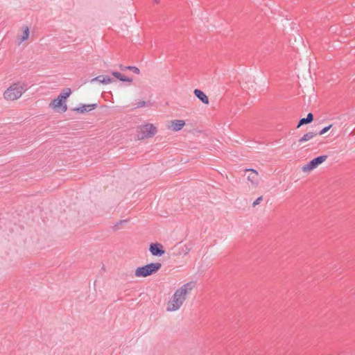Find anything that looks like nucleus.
I'll return each instance as SVG.
<instances>
[{
	"instance_id": "1",
	"label": "nucleus",
	"mask_w": 355,
	"mask_h": 355,
	"mask_svg": "<svg viewBox=\"0 0 355 355\" xmlns=\"http://www.w3.org/2000/svg\"><path fill=\"white\" fill-rule=\"evenodd\" d=\"M195 283L188 282L177 289L167 303V311H175L178 310L187 299V294L194 288Z\"/></svg>"
},
{
	"instance_id": "2",
	"label": "nucleus",
	"mask_w": 355,
	"mask_h": 355,
	"mask_svg": "<svg viewBox=\"0 0 355 355\" xmlns=\"http://www.w3.org/2000/svg\"><path fill=\"white\" fill-rule=\"evenodd\" d=\"M28 89V85L25 82L17 81L13 83L3 93V98L8 101H15L19 98Z\"/></svg>"
},
{
	"instance_id": "3",
	"label": "nucleus",
	"mask_w": 355,
	"mask_h": 355,
	"mask_svg": "<svg viewBox=\"0 0 355 355\" xmlns=\"http://www.w3.org/2000/svg\"><path fill=\"white\" fill-rule=\"evenodd\" d=\"M162 267L160 263H150L146 266L136 268L135 275L137 277H146L158 271Z\"/></svg>"
},
{
	"instance_id": "4",
	"label": "nucleus",
	"mask_w": 355,
	"mask_h": 355,
	"mask_svg": "<svg viewBox=\"0 0 355 355\" xmlns=\"http://www.w3.org/2000/svg\"><path fill=\"white\" fill-rule=\"evenodd\" d=\"M157 132V128L152 123H146L140 125L137 130L138 139H144L153 137Z\"/></svg>"
},
{
	"instance_id": "5",
	"label": "nucleus",
	"mask_w": 355,
	"mask_h": 355,
	"mask_svg": "<svg viewBox=\"0 0 355 355\" xmlns=\"http://www.w3.org/2000/svg\"><path fill=\"white\" fill-rule=\"evenodd\" d=\"M245 171L249 173V175L247 177L248 180L251 183L254 188H256L259 183L258 172L252 168H247L245 169Z\"/></svg>"
},
{
	"instance_id": "6",
	"label": "nucleus",
	"mask_w": 355,
	"mask_h": 355,
	"mask_svg": "<svg viewBox=\"0 0 355 355\" xmlns=\"http://www.w3.org/2000/svg\"><path fill=\"white\" fill-rule=\"evenodd\" d=\"M49 107L53 109L60 108L61 112H65L67 110V105L65 102L58 96L57 98L53 99L49 104Z\"/></svg>"
},
{
	"instance_id": "7",
	"label": "nucleus",
	"mask_w": 355,
	"mask_h": 355,
	"mask_svg": "<svg viewBox=\"0 0 355 355\" xmlns=\"http://www.w3.org/2000/svg\"><path fill=\"white\" fill-rule=\"evenodd\" d=\"M149 250L152 255L160 257L165 252L164 247L161 243H153L149 246Z\"/></svg>"
},
{
	"instance_id": "8",
	"label": "nucleus",
	"mask_w": 355,
	"mask_h": 355,
	"mask_svg": "<svg viewBox=\"0 0 355 355\" xmlns=\"http://www.w3.org/2000/svg\"><path fill=\"white\" fill-rule=\"evenodd\" d=\"M97 107V104L83 105L79 107L74 108L73 110L78 113H84L94 110Z\"/></svg>"
},
{
	"instance_id": "9",
	"label": "nucleus",
	"mask_w": 355,
	"mask_h": 355,
	"mask_svg": "<svg viewBox=\"0 0 355 355\" xmlns=\"http://www.w3.org/2000/svg\"><path fill=\"white\" fill-rule=\"evenodd\" d=\"M195 96L203 103L209 104V98L201 90L196 89L193 92Z\"/></svg>"
},
{
	"instance_id": "10",
	"label": "nucleus",
	"mask_w": 355,
	"mask_h": 355,
	"mask_svg": "<svg viewBox=\"0 0 355 355\" xmlns=\"http://www.w3.org/2000/svg\"><path fill=\"white\" fill-rule=\"evenodd\" d=\"M171 123L172 129L175 132L180 130L185 125L184 120H173Z\"/></svg>"
},
{
	"instance_id": "11",
	"label": "nucleus",
	"mask_w": 355,
	"mask_h": 355,
	"mask_svg": "<svg viewBox=\"0 0 355 355\" xmlns=\"http://www.w3.org/2000/svg\"><path fill=\"white\" fill-rule=\"evenodd\" d=\"M327 155H321L312 159V169L318 167L320 164L324 162L327 159Z\"/></svg>"
},
{
	"instance_id": "12",
	"label": "nucleus",
	"mask_w": 355,
	"mask_h": 355,
	"mask_svg": "<svg viewBox=\"0 0 355 355\" xmlns=\"http://www.w3.org/2000/svg\"><path fill=\"white\" fill-rule=\"evenodd\" d=\"M95 80L98 81L102 84L106 85V84L111 83L113 81V79L107 76H97V77L93 78L92 81H95Z\"/></svg>"
},
{
	"instance_id": "13",
	"label": "nucleus",
	"mask_w": 355,
	"mask_h": 355,
	"mask_svg": "<svg viewBox=\"0 0 355 355\" xmlns=\"http://www.w3.org/2000/svg\"><path fill=\"white\" fill-rule=\"evenodd\" d=\"M112 74L116 78L120 80L122 82H128V83H132V79L131 78L124 76L121 73H119L118 71H112Z\"/></svg>"
},
{
	"instance_id": "14",
	"label": "nucleus",
	"mask_w": 355,
	"mask_h": 355,
	"mask_svg": "<svg viewBox=\"0 0 355 355\" xmlns=\"http://www.w3.org/2000/svg\"><path fill=\"white\" fill-rule=\"evenodd\" d=\"M311 123V112L308 113L306 118L301 119L297 124V128L301 125Z\"/></svg>"
},
{
	"instance_id": "15",
	"label": "nucleus",
	"mask_w": 355,
	"mask_h": 355,
	"mask_svg": "<svg viewBox=\"0 0 355 355\" xmlns=\"http://www.w3.org/2000/svg\"><path fill=\"white\" fill-rule=\"evenodd\" d=\"M119 67L121 70L128 69V70L132 71L133 73H135L136 74H139L140 73L139 69L135 66L123 67V65H120Z\"/></svg>"
},
{
	"instance_id": "16",
	"label": "nucleus",
	"mask_w": 355,
	"mask_h": 355,
	"mask_svg": "<svg viewBox=\"0 0 355 355\" xmlns=\"http://www.w3.org/2000/svg\"><path fill=\"white\" fill-rule=\"evenodd\" d=\"M71 94V89L69 88H66L58 96L64 101Z\"/></svg>"
},
{
	"instance_id": "17",
	"label": "nucleus",
	"mask_w": 355,
	"mask_h": 355,
	"mask_svg": "<svg viewBox=\"0 0 355 355\" xmlns=\"http://www.w3.org/2000/svg\"><path fill=\"white\" fill-rule=\"evenodd\" d=\"M29 35V28L28 26L24 27V33L21 37L19 38V42L21 43L24 41L26 40L28 38Z\"/></svg>"
},
{
	"instance_id": "18",
	"label": "nucleus",
	"mask_w": 355,
	"mask_h": 355,
	"mask_svg": "<svg viewBox=\"0 0 355 355\" xmlns=\"http://www.w3.org/2000/svg\"><path fill=\"white\" fill-rule=\"evenodd\" d=\"M309 139H311V132H307L298 140V142L302 144L303 141H309Z\"/></svg>"
},
{
	"instance_id": "19",
	"label": "nucleus",
	"mask_w": 355,
	"mask_h": 355,
	"mask_svg": "<svg viewBox=\"0 0 355 355\" xmlns=\"http://www.w3.org/2000/svg\"><path fill=\"white\" fill-rule=\"evenodd\" d=\"M331 126V125H330L329 126L324 127V128H322L320 131L315 130L314 134L315 135H322L324 134L325 132H327L330 129Z\"/></svg>"
},
{
	"instance_id": "20",
	"label": "nucleus",
	"mask_w": 355,
	"mask_h": 355,
	"mask_svg": "<svg viewBox=\"0 0 355 355\" xmlns=\"http://www.w3.org/2000/svg\"><path fill=\"white\" fill-rule=\"evenodd\" d=\"M302 170L304 171V172H308V171H311V161L309 162L306 165H304L302 168Z\"/></svg>"
},
{
	"instance_id": "21",
	"label": "nucleus",
	"mask_w": 355,
	"mask_h": 355,
	"mask_svg": "<svg viewBox=\"0 0 355 355\" xmlns=\"http://www.w3.org/2000/svg\"><path fill=\"white\" fill-rule=\"evenodd\" d=\"M263 200V197L262 196H260L259 198H257L253 202H252V207H256L257 205H258L261 202V200Z\"/></svg>"
},
{
	"instance_id": "22",
	"label": "nucleus",
	"mask_w": 355,
	"mask_h": 355,
	"mask_svg": "<svg viewBox=\"0 0 355 355\" xmlns=\"http://www.w3.org/2000/svg\"><path fill=\"white\" fill-rule=\"evenodd\" d=\"M146 105V102L144 101H140L137 103L136 108L143 107Z\"/></svg>"
},
{
	"instance_id": "23",
	"label": "nucleus",
	"mask_w": 355,
	"mask_h": 355,
	"mask_svg": "<svg viewBox=\"0 0 355 355\" xmlns=\"http://www.w3.org/2000/svg\"><path fill=\"white\" fill-rule=\"evenodd\" d=\"M126 221V220H121L117 223V225H122L123 223H125Z\"/></svg>"
},
{
	"instance_id": "24",
	"label": "nucleus",
	"mask_w": 355,
	"mask_h": 355,
	"mask_svg": "<svg viewBox=\"0 0 355 355\" xmlns=\"http://www.w3.org/2000/svg\"><path fill=\"white\" fill-rule=\"evenodd\" d=\"M153 1L157 4H158L160 2V0H153Z\"/></svg>"
}]
</instances>
